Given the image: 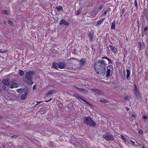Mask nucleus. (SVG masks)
I'll return each instance as SVG.
<instances>
[{"mask_svg": "<svg viewBox=\"0 0 148 148\" xmlns=\"http://www.w3.org/2000/svg\"><path fill=\"white\" fill-rule=\"evenodd\" d=\"M17 137H18L17 135H13V136H11V137L12 138H17Z\"/></svg>", "mask_w": 148, "mask_h": 148, "instance_id": "nucleus-44", "label": "nucleus"}, {"mask_svg": "<svg viewBox=\"0 0 148 148\" xmlns=\"http://www.w3.org/2000/svg\"><path fill=\"white\" fill-rule=\"evenodd\" d=\"M66 64L65 62H60L57 63V65L58 67L60 69H63L65 68L66 66Z\"/></svg>", "mask_w": 148, "mask_h": 148, "instance_id": "nucleus-5", "label": "nucleus"}, {"mask_svg": "<svg viewBox=\"0 0 148 148\" xmlns=\"http://www.w3.org/2000/svg\"><path fill=\"white\" fill-rule=\"evenodd\" d=\"M125 108L127 111H129V108L127 107H125Z\"/></svg>", "mask_w": 148, "mask_h": 148, "instance_id": "nucleus-54", "label": "nucleus"}, {"mask_svg": "<svg viewBox=\"0 0 148 148\" xmlns=\"http://www.w3.org/2000/svg\"><path fill=\"white\" fill-rule=\"evenodd\" d=\"M138 30V32H139V30Z\"/></svg>", "mask_w": 148, "mask_h": 148, "instance_id": "nucleus-62", "label": "nucleus"}, {"mask_svg": "<svg viewBox=\"0 0 148 148\" xmlns=\"http://www.w3.org/2000/svg\"><path fill=\"white\" fill-rule=\"evenodd\" d=\"M148 30V27H145L144 29V32H146Z\"/></svg>", "mask_w": 148, "mask_h": 148, "instance_id": "nucleus-39", "label": "nucleus"}, {"mask_svg": "<svg viewBox=\"0 0 148 148\" xmlns=\"http://www.w3.org/2000/svg\"><path fill=\"white\" fill-rule=\"evenodd\" d=\"M17 90L18 92L21 93L23 92V90L22 89H17Z\"/></svg>", "mask_w": 148, "mask_h": 148, "instance_id": "nucleus-33", "label": "nucleus"}, {"mask_svg": "<svg viewBox=\"0 0 148 148\" xmlns=\"http://www.w3.org/2000/svg\"><path fill=\"white\" fill-rule=\"evenodd\" d=\"M5 146H6V144H5L3 145V147H5Z\"/></svg>", "mask_w": 148, "mask_h": 148, "instance_id": "nucleus-56", "label": "nucleus"}, {"mask_svg": "<svg viewBox=\"0 0 148 148\" xmlns=\"http://www.w3.org/2000/svg\"><path fill=\"white\" fill-rule=\"evenodd\" d=\"M18 73L21 76L23 75L24 74V71L21 70H19Z\"/></svg>", "mask_w": 148, "mask_h": 148, "instance_id": "nucleus-25", "label": "nucleus"}, {"mask_svg": "<svg viewBox=\"0 0 148 148\" xmlns=\"http://www.w3.org/2000/svg\"><path fill=\"white\" fill-rule=\"evenodd\" d=\"M145 55L148 58V49H147L145 51Z\"/></svg>", "mask_w": 148, "mask_h": 148, "instance_id": "nucleus-34", "label": "nucleus"}, {"mask_svg": "<svg viewBox=\"0 0 148 148\" xmlns=\"http://www.w3.org/2000/svg\"><path fill=\"white\" fill-rule=\"evenodd\" d=\"M4 51H0V53H4L5 52V50H4Z\"/></svg>", "mask_w": 148, "mask_h": 148, "instance_id": "nucleus-55", "label": "nucleus"}, {"mask_svg": "<svg viewBox=\"0 0 148 148\" xmlns=\"http://www.w3.org/2000/svg\"><path fill=\"white\" fill-rule=\"evenodd\" d=\"M126 71L127 72V79H128L130 75V70L128 69H127Z\"/></svg>", "mask_w": 148, "mask_h": 148, "instance_id": "nucleus-21", "label": "nucleus"}, {"mask_svg": "<svg viewBox=\"0 0 148 148\" xmlns=\"http://www.w3.org/2000/svg\"><path fill=\"white\" fill-rule=\"evenodd\" d=\"M104 18H101L99 20H98L97 21V23L96 24V25L97 26H98L103 21Z\"/></svg>", "mask_w": 148, "mask_h": 148, "instance_id": "nucleus-17", "label": "nucleus"}, {"mask_svg": "<svg viewBox=\"0 0 148 148\" xmlns=\"http://www.w3.org/2000/svg\"><path fill=\"white\" fill-rule=\"evenodd\" d=\"M142 36H143V34H142Z\"/></svg>", "mask_w": 148, "mask_h": 148, "instance_id": "nucleus-60", "label": "nucleus"}, {"mask_svg": "<svg viewBox=\"0 0 148 148\" xmlns=\"http://www.w3.org/2000/svg\"><path fill=\"white\" fill-rule=\"evenodd\" d=\"M110 47L112 51L114 53H116L117 52V49L116 48L111 45H110Z\"/></svg>", "mask_w": 148, "mask_h": 148, "instance_id": "nucleus-14", "label": "nucleus"}, {"mask_svg": "<svg viewBox=\"0 0 148 148\" xmlns=\"http://www.w3.org/2000/svg\"><path fill=\"white\" fill-rule=\"evenodd\" d=\"M132 116L134 118H136V114H132Z\"/></svg>", "mask_w": 148, "mask_h": 148, "instance_id": "nucleus-47", "label": "nucleus"}, {"mask_svg": "<svg viewBox=\"0 0 148 148\" xmlns=\"http://www.w3.org/2000/svg\"><path fill=\"white\" fill-rule=\"evenodd\" d=\"M85 62L86 61L83 58L79 62V64L81 67H82L84 65Z\"/></svg>", "mask_w": 148, "mask_h": 148, "instance_id": "nucleus-15", "label": "nucleus"}, {"mask_svg": "<svg viewBox=\"0 0 148 148\" xmlns=\"http://www.w3.org/2000/svg\"><path fill=\"white\" fill-rule=\"evenodd\" d=\"M108 58L107 57H102L101 58L102 59H107V58Z\"/></svg>", "mask_w": 148, "mask_h": 148, "instance_id": "nucleus-49", "label": "nucleus"}, {"mask_svg": "<svg viewBox=\"0 0 148 148\" xmlns=\"http://www.w3.org/2000/svg\"><path fill=\"white\" fill-rule=\"evenodd\" d=\"M74 87L80 91L82 92L85 94L88 93V91L86 89L82 88H79L76 86H75Z\"/></svg>", "mask_w": 148, "mask_h": 148, "instance_id": "nucleus-8", "label": "nucleus"}, {"mask_svg": "<svg viewBox=\"0 0 148 148\" xmlns=\"http://www.w3.org/2000/svg\"><path fill=\"white\" fill-rule=\"evenodd\" d=\"M142 148H145V147H144V146H143Z\"/></svg>", "mask_w": 148, "mask_h": 148, "instance_id": "nucleus-59", "label": "nucleus"}, {"mask_svg": "<svg viewBox=\"0 0 148 148\" xmlns=\"http://www.w3.org/2000/svg\"><path fill=\"white\" fill-rule=\"evenodd\" d=\"M82 100L83 101H84V102H85V103H86V104H88L90 106H91V104L89 102H88L85 99H84L83 98V99H82Z\"/></svg>", "mask_w": 148, "mask_h": 148, "instance_id": "nucleus-24", "label": "nucleus"}, {"mask_svg": "<svg viewBox=\"0 0 148 148\" xmlns=\"http://www.w3.org/2000/svg\"><path fill=\"white\" fill-rule=\"evenodd\" d=\"M94 32L93 31H91L89 34L88 37L90 39V40H91L93 37Z\"/></svg>", "mask_w": 148, "mask_h": 148, "instance_id": "nucleus-12", "label": "nucleus"}, {"mask_svg": "<svg viewBox=\"0 0 148 148\" xmlns=\"http://www.w3.org/2000/svg\"><path fill=\"white\" fill-rule=\"evenodd\" d=\"M36 85H35L33 87V90H35V89H36Z\"/></svg>", "mask_w": 148, "mask_h": 148, "instance_id": "nucleus-46", "label": "nucleus"}, {"mask_svg": "<svg viewBox=\"0 0 148 148\" xmlns=\"http://www.w3.org/2000/svg\"><path fill=\"white\" fill-rule=\"evenodd\" d=\"M121 136L122 138L123 139V140L125 141V138L122 135H121Z\"/></svg>", "mask_w": 148, "mask_h": 148, "instance_id": "nucleus-45", "label": "nucleus"}, {"mask_svg": "<svg viewBox=\"0 0 148 148\" xmlns=\"http://www.w3.org/2000/svg\"><path fill=\"white\" fill-rule=\"evenodd\" d=\"M52 99L51 98L49 100H47V101H45V102H49L50 101H51V100Z\"/></svg>", "mask_w": 148, "mask_h": 148, "instance_id": "nucleus-53", "label": "nucleus"}, {"mask_svg": "<svg viewBox=\"0 0 148 148\" xmlns=\"http://www.w3.org/2000/svg\"><path fill=\"white\" fill-rule=\"evenodd\" d=\"M134 92L136 97L137 98H138L140 97V94L136 84L134 85Z\"/></svg>", "mask_w": 148, "mask_h": 148, "instance_id": "nucleus-6", "label": "nucleus"}, {"mask_svg": "<svg viewBox=\"0 0 148 148\" xmlns=\"http://www.w3.org/2000/svg\"><path fill=\"white\" fill-rule=\"evenodd\" d=\"M43 101H36V102L38 104H39L42 102Z\"/></svg>", "mask_w": 148, "mask_h": 148, "instance_id": "nucleus-52", "label": "nucleus"}, {"mask_svg": "<svg viewBox=\"0 0 148 148\" xmlns=\"http://www.w3.org/2000/svg\"><path fill=\"white\" fill-rule=\"evenodd\" d=\"M137 26L138 28V30L139 29L140 24L139 23V19H138L137 21Z\"/></svg>", "mask_w": 148, "mask_h": 148, "instance_id": "nucleus-31", "label": "nucleus"}, {"mask_svg": "<svg viewBox=\"0 0 148 148\" xmlns=\"http://www.w3.org/2000/svg\"><path fill=\"white\" fill-rule=\"evenodd\" d=\"M108 68H109L110 69H113V66L112 65L110 64L108 65Z\"/></svg>", "mask_w": 148, "mask_h": 148, "instance_id": "nucleus-38", "label": "nucleus"}, {"mask_svg": "<svg viewBox=\"0 0 148 148\" xmlns=\"http://www.w3.org/2000/svg\"><path fill=\"white\" fill-rule=\"evenodd\" d=\"M83 119V123L87 125L92 127L96 125V123L92 120L90 117L84 116Z\"/></svg>", "mask_w": 148, "mask_h": 148, "instance_id": "nucleus-3", "label": "nucleus"}, {"mask_svg": "<svg viewBox=\"0 0 148 148\" xmlns=\"http://www.w3.org/2000/svg\"><path fill=\"white\" fill-rule=\"evenodd\" d=\"M3 14L7 15H8V12L7 10H3L2 11Z\"/></svg>", "mask_w": 148, "mask_h": 148, "instance_id": "nucleus-27", "label": "nucleus"}, {"mask_svg": "<svg viewBox=\"0 0 148 148\" xmlns=\"http://www.w3.org/2000/svg\"><path fill=\"white\" fill-rule=\"evenodd\" d=\"M91 90L95 92V93L98 94L100 95L101 93V92L99 90L97 89H96L95 88H91Z\"/></svg>", "mask_w": 148, "mask_h": 148, "instance_id": "nucleus-13", "label": "nucleus"}, {"mask_svg": "<svg viewBox=\"0 0 148 148\" xmlns=\"http://www.w3.org/2000/svg\"><path fill=\"white\" fill-rule=\"evenodd\" d=\"M2 116H0V120L1 119H2Z\"/></svg>", "mask_w": 148, "mask_h": 148, "instance_id": "nucleus-57", "label": "nucleus"}, {"mask_svg": "<svg viewBox=\"0 0 148 148\" xmlns=\"http://www.w3.org/2000/svg\"><path fill=\"white\" fill-rule=\"evenodd\" d=\"M67 108H69V106H68V107H67Z\"/></svg>", "mask_w": 148, "mask_h": 148, "instance_id": "nucleus-61", "label": "nucleus"}, {"mask_svg": "<svg viewBox=\"0 0 148 148\" xmlns=\"http://www.w3.org/2000/svg\"><path fill=\"white\" fill-rule=\"evenodd\" d=\"M7 23L8 24H10V25H12V26H13V23L12 22V21H10V20H8V21Z\"/></svg>", "mask_w": 148, "mask_h": 148, "instance_id": "nucleus-30", "label": "nucleus"}, {"mask_svg": "<svg viewBox=\"0 0 148 148\" xmlns=\"http://www.w3.org/2000/svg\"><path fill=\"white\" fill-rule=\"evenodd\" d=\"M56 9L57 10L58 12L60 11V10L62 11L63 10L62 7L60 6H59L56 7Z\"/></svg>", "mask_w": 148, "mask_h": 148, "instance_id": "nucleus-23", "label": "nucleus"}, {"mask_svg": "<svg viewBox=\"0 0 148 148\" xmlns=\"http://www.w3.org/2000/svg\"><path fill=\"white\" fill-rule=\"evenodd\" d=\"M99 102H103V103H107L108 101H107L106 99H103V100H100L99 101Z\"/></svg>", "mask_w": 148, "mask_h": 148, "instance_id": "nucleus-32", "label": "nucleus"}, {"mask_svg": "<svg viewBox=\"0 0 148 148\" xmlns=\"http://www.w3.org/2000/svg\"><path fill=\"white\" fill-rule=\"evenodd\" d=\"M2 88L3 89V90H5V85H3L2 87Z\"/></svg>", "mask_w": 148, "mask_h": 148, "instance_id": "nucleus-43", "label": "nucleus"}, {"mask_svg": "<svg viewBox=\"0 0 148 148\" xmlns=\"http://www.w3.org/2000/svg\"><path fill=\"white\" fill-rule=\"evenodd\" d=\"M57 63L56 62H53L52 63V66L55 69H57Z\"/></svg>", "mask_w": 148, "mask_h": 148, "instance_id": "nucleus-19", "label": "nucleus"}, {"mask_svg": "<svg viewBox=\"0 0 148 148\" xmlns=\"http://www.w3.org/2000/svg\"><path fill=\"white\" fill-rule=\"evenodd\" d=\"M123 73L124 74V78H125V70H124L123 71Z\"/></svg>", "mask_w": 148, "mask_h": 148, "instance_id": "nucleus-42", "label": "nucleus"}, {"mask_svg": "<svg viewBox=\"0 0 148 148\" xmlns=\"http://www.w3.org/2000/svg\"><path fill=\"white\" fill-rule=\"evenodd\" d=\"M54 91V90H51L49 92H48L47 94V96H48L50 95L53 93Z\"/></svg>", "mask_w": 148, "mask_h": 148, "instance_id": "nucleus-26", "label": "nucleus"}, {"mask_svg": "<svg viewBox=\"0 0 148 148\" xmlns=\"http://www.w3.org/2000/svg\"><path fill=\"white\" fill-rule=\"evenodd\" d=\"M38 104L37 103V104H36L35 105V106H37Z\"/></svg>", "mask_w": 148, "mask_h": 148, "instance_id": "nucleus-58", "label": "nucleus"}, {"mask_svg": "<svg viewBox=\"0 0 148 148\" xmlns=\"http://www.w3.org/2000/svg\"><path fill=\"white\" fill-rule=\"evenodd\" d=\"M34 73L33 71H29L25 73V76L23 79L24 81L29 85H32L34 82L32 81V76Z\"/></svg>", "mask_w": 148, "mask_h": 148, "instance_id": "nucleus-2", "label": "nucleus"}, {"mask_svg": "<svg viewBox=\"0 0 148 148\" xmlns=\"http://www.w3.org/2000/svg\"><path fill=\"white\" fill-rule=\"evenodd\" d=\"M3 23L5 25V24H6V21H3Z\"/></svg>", "mask_w": 148, "mask_h": 148, "instance_id": "nucleus-51", "label": "nucleus"}, {"mask_svg": "<svg viewBox=\"0 0 148 148\" xmlns=\"http://www.w3.org/2000/svg\"><path fill=\"white\" fill-rule=\"evenodd\" d=\"M2 82L4 84V85H6L7 86H8L9 85L10 82L7 79H3Z\"/></svg>", "mask_w": 148, "mask_h": 148, "instance_id": "nucleus-10", "label": "nucleus"}, {"mask_svg": "<svg viewBox=\"0 0 148 148\" xmlns=\"http://www.w3.org/2000/svg\"><path fill=\"white\" fill-rule=\"evenodd\" d=\"M107 59L108 61V63L109 64H112V62L110 59L108 58H107Z\"/></svg>", "mask_w": 148, "mask_h": 148, "instance_id": "nucleus-35", "label": "nucleus"}, {"mask_svg": "<svg viewBox=\"0 0 148 148\" xmlns=\"http://www.w3.org/2000/svg\"><path fill=\"white\" fill-rule=\"evenodd\" d=\"M130 142H131L132 143V144H133V145H134V144L135 143V142L132 140H130Z\"/></svg>", "mask_w": 148, "mask_h": 148, "instance_id": "nucleus-48", "label": "nucleus"}, {"mask_svg": "<svg viewBox=\"0 0 148 148\" xmlns=\"http://www.w3.org/2000/svg\"><path fill=\"white\" fill-rule=\"evenodd\" d=\"M143 133V131L142 130H140L138 131V134L140 135L142 134Z\"/></svg>", "mask_w": 148, "mask_h": 148, "instance_id": "nucleus-37", "label": "nucleus"}, {"mask_svg": "<svg viewBox=\"0 0 148 148\" xmlns=\"http://www.w3.org/2000/svg\"><path fill=\"white\" fill-rule=\"evenodd\" d=\"M138 47H139L140 50H142L144 47V43L142 44L141 42H138Z\"/></svg>", "mask_w": 148, "mask_h": 148, "instance_id": "nucleus-16", "label": "nucleus"}, {"mask_svg": "<svg viewBox=\"0 0 148 148\" xmlns=\"http://www.w3.org/2000/svg\"><path fill=\"white\" fill-rule=\"evenodd\" d=\"M59 24L60 25H63L66 26H69V22L66 21L64 19H62L60 21Z\"/></svg>", "mask_w": 148, "mask_h": 148, "instance_id": "nucleus-9", "label": "nucleus"}, {"mask_svg": "<svg viewBox=\"0 0 148 148\" xmlns=\"http://www.w3.org/2000/svg\"><path fill=\"white\" fill-rule=\"evenodd\" d=\"M73 96L77 98V99H80L81 100H82V99H83V98H82L81 97H80L79 95H78V94L77 93H75L73 94Z\"/></svg>", "mask_w": 148, "mask_h": 148, "instance_id": "nucleus-20", "label": "nucleus"}, {"mask_svg": "<svg viewBox=\"0 0 148 148\" xmlns=\"http://www.w3.org/2000/svg\"><path fill=\"white\" fill-rule=\"evenodd\" d=\"M10 88H17L19 86V84L14 82L13 81H11L10 82Z\"/></svg>", "mask_w": 148, "mask_h": 148, "instance_id": "nucleus-7", "label": "nucleus"}, {"mask_svg": "<svg viewBox=\"0 0 148 148\" xmlns=\"http://www.w3.org/2000/svg\"><path fill=\"white\" fill-rule=\"evenodd\" d=\"M103 137L105 140L108 141L112 140L114 139V137L112 135L109 133H107L103 135Z\"/></svg>", "mask_w": 148, "mask_h": 148, "instance_id": "nucleus-4", "label": "nucleus"}, {"mask_svg": "<svg viewBox=\"0 0 148 148\" xmlns=\"http://www.w3.org/2000/svg\"><path fill=\"white\" fill-rule=\"evenodd\" d=\"M103 7V5H101V6H100L99 7V10H101V9H102Z\"/></svg>", "mask_w": 148, "mask_h": 148, "instance_id": "nucleus-41", "label": "nucleus"}, {"mask_svg": "<svg viewBox=\"0 0 148 148\" xmlns=\"http://www.w3.org/2000/svg\"><path fill=\"white\" fill-rule=\"evenodd\" d=\"M81 13L80 10H79L76 11V12L75 14L76 15H79Z\"/></svg>", "mask_w": 148, "mask_h": 148, "instance_id": "nucleus-28", "label": "nucleus"}, {"mask_svg": "<svg viewBox=\"0 0 148 148\" xmlns=\"http://www.w3.org/2000/svg\"><path fill=\"white\" fill-rule=\"evenodd\" d=\"M115 27V23L114 22H113L111 24V29H114Z\"/></svg>", "mask_w": 148, "mask_h": 148, "instance_id": "nucleus-22", "label": "nucleus"}, {"mask_svg": "<svg viewBox=\"0 0 148 148\" xmlns=\"http://www.w3.org/2000/svg\"><path fill=\"white\" fill-rule=\"evenodd\" d=\"M95 72L97 74H104L106 71V65L104 60H99L95 62Z\"/></svg>", "mask_w": 148, "mask_h": 148, "instance_id": "nucleus-1", "label": "nucleus"}, {"mask_svg": "<svg viewBox=\"0 0 148 148\" xmlns=\"http://www.w3.org/2000/svg\"><path fill=\"white\" fill-rule=\"evenodd\" d=\"M110 70L108 69L107 70L106 73V77H109L110 76Z\"/></svg>", "mask_w": 148, "mask_h": 148, "instance_id": "nucleus-18", "label": "nucleus"}, {"mask_svg": "<svg viewBox=\"0 0 148 148\" xmlns=\"http://www.w3.org/2000/svg\"><path fill=\"white\" fill-rule=\"evenodd\" d=\"M124 99L125 100H129V97L127 96L125 97L124 98Z\"/></svg>", "mask_w": 148, "mask_h": 148, "instance_id": "nucleus-40", "label": "nucleus"}, {"mask_svg": "<svg viewBox=\"0 0 148 148\" xmlns=\"http://www.w3.org/2000/svg\"><path fill=\"white\" fill-rule=\"evenodd\" d=\"M28 92V89L27 88L26 89V90L24 92L25 94L23 95L21 97V99H24L26 97V95Z\"/></svg>", "mask_w": 148, "mask_h": 148, "instance_id": "nucleus-11", "label": "nucleus"}, {"mask_svg": "<svg viewBox=\"0 0 148 148\" xmlns=\"http://www.w3.org/2000/svg\"><path fill=\"white\" fill-rule=\"evenodd\" d=\"M147 118V115L145 116V115H143L142 116V119H146Z\"/></svg>", "mask_w": 148, "mask_h": 148, "instance_id": "nucleus-36", "label": "nucleus"}, {"mask_svg": "<svg viewBox=\"0 0 148 148\" xmlns=\"http://www.w3.org/2000/svg\"><path fill=\"white\" fill-rule=\"evenodd\" d=\"M107 12V11H105L104 12L103 14V15H105L106 14Z\"/></svg>", "mask_w": 148, "mask_h": 148, "instance_id": "nucleus-50", "label": "nucleus"}, {"mask_svg": "<svg viewBox=\"0 0 148 148\" xmlns=\"http://www.w3.org/2000/svg\"><path fill=\"white\" fill-rule=\"evenodd\" d=\"M134 4L136 9H137L138 7L137 6V3L136 0H135L134 2Z\"/></svg>", "mask_w": 148, "mask_h": 148, "instance_id": "nucleus-29", "label": "nucleus"}]
</instances>
